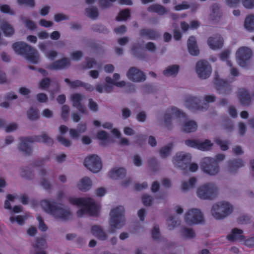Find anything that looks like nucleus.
<instances>
[{"label":"nucleus","instance_id":"5","mask_svg":"<svg viewBox=\"0 0 254 254\" xmlns=\"http://www.w3.org/2000/svg\"><path fill=\"white\" fill-rule=\"evenodd\" d=\"M191 157L190 154H184L183 152H178L173 158V162L175 165L183 170L188 169L191 172H196L198 169L196 163H192Z\"/></svg>","mask_w":254,"mask_h":254},{"label":"nucleus","instance_id":"32","mask_svg":"<svg viewBox=\"0 0 254 254\" xmlns=\"http://www.w3.org/2000/svg\"><path fill=\"white\" fill-rule=\"evenodd\" d=\"M179 66L178 65L174 64L168 66L166 69L163 71V73L165 76H176L179 71Z\"/></svg>","mask_w":254,"mask_h":254},{"label":"nucleus","instance_id":"64","mask_svg":"<svg viewBox=\"0 0 254 254\" xmlns=\"http://www.w3.org/2000/svg\"><path fill=\"white\" fill-rule=\"evenodd\" d=\"M17 2L20 5L25 4L31 7L35 6L34 0H17Z\"/></svg>","mask_w":254,"mask_h":254},{"label":"nucleus","instance_id":"45","mask_svg":"<svg viewBox=\"0 0 254 254\" xmlns=\"http://www.w3.org/2000/svg\"><path fill=\"white\" fill-rule=\"evenodd\" d=\"M168 228L170 230L174 229L178 225L180 224V222L174 220V216H170L167 220Z\"/></svg>","mask_w":254,"mask_h":254},{"label":"nucleus","instance_id":"56","mask_svg":"<svg viewBox=\"0 0 254 254\" xmlns=\"http://www.w3.org/2000/svg\"><path fill=\"white\" fill-rule=\"evenodd\" d=\"M37 219L39 222L38 227L40 231L42 232H45L47 231L48 228L47 225L44 222V220L42 217L40 215H38L37 216Z\"/></svg>","mask_w":254,"mask_h":254},{"label":"nucleus","instance_id":"3","mask_svg":"<svg viewBox=\"0 0 254 254\" xmlns=\"http://www.w3.org/2000/svg\"><path fill=\"white\" fill-rule=\"evenodd\" d=\"M12 49L18 55L23 56L29 62L36 64L39 56L37 51L23 42H16L13 44Z\"/></svg>","mask_w":254,"mask_h":254},{"label":"nucleus","instance_id":"28","mask_svg":"<svg viewBox=\"0 0 254 254\" xmlns=\"http://www.w3.org/2000/svg\"><path fill=\"white\" fill-rule=\"evenodd\" d=\"M91 233L93 236L101 240H105L107 238L106 234L99 226H93L91 228Z\"/></svg>","mask_w":254,"mask_h":254},{"label":"nucleus","instance_id":"24","mask_svg":"<svg viewBox=\"0 0 254 254\" xmlns=\"http://www.w3.org/2000/svg\"><path fill=\"white\" fill-rule=\"evenodd\" d=\"M244 162L240 159H233L229 160L228 168L230 172L234 173L239 168L244 166Z\"/></svg>","mask_w":254,"mask_h":254},{"label":"nucleus","instance_id":"53","mask_svg":"<svg viewBox=\"0 0 254 254\" xmlns=\"http://www.w3.org/2000/svg\"><path fill=\"white\" fill-rule=\"evenodd\" d=\"M148 165L153 171H156L158 169V164L155 158H151L148 161Z\"/></svg>","mask_w":254,"mask_h":254},{"label":"nucleus","instance_id":"54","mask_svg":"<svg viewBox=\"0 0 254 254\" xmlns=\"http://www.w3.org/2000/svg\"><path fill=\"white\" fill-rule=\"evenodd\" d=\"M23 21V23H24L25 26L28 29H29L31 30H33L36 28V24L32 20H31L28 18H24Z\"/></svg>","mask_w":254,"mask_h":254},{"label":"nucleus","instance_id":"26","mask_svg":"<svg viewBox=\"0 0 254 254\" xmlns=\"http://www.w3.org/2000/svg\"><path fill=\"white\" fill-rule=\"evenodd\" d=\"M243 231L238 228H234L232 230L231 234L227 236L228 240L234 242L236 240H243L244 236L242 235Z\"/></svg>","mask_w":254,"mask_h":254},{"label":"nucleus","instance_id":"39","mask_svg":"<svg viewBox=\"0 0 254 254\" xmlns=\"http://www.w3.org/2000/svg\"><path fill=\"white\" fill-rule=\"evenodd\" d=\"M173 146V143H169L167 145L163 147L159 150V154L162 158H165L170 154Z\"/></svg>","mask_w":254,"mask_h":254},{"label":"nucleus","instance_id":"51","mask_svg":"<svg viewBox=\"0 0 254 254\" xmlns=\"http://www.w3.org/2000/svg\"><path fill=\"white\" fill-rule=\"evenodd\" d=\"M86 64L84 66L83 68H91L94 67V65L97 64V62L93 58L90 59L88 57L85 58Z\"/></svg>","mask_w":254,"mask_h":254},{"label":"nucleus","instance_id":"17","mask_svg":"<svg viewBox=\"0 0 254 254\" xmlns=\"http://www.w3.org/2000/svg\"><path fill=\"white\" fill-rule=\"evenodd\" d=\"M215 79L216 89L220 93L228 94L230 93L232 89L230 82L219 79V75L217 73L215 74Z\"/></svg>","mask_w":254,"mask_h":254},{"label":"nucleus","instance_id":"2","mask_svg":"<svg viewBox=\"0 0 254 254\" xmlns=\"http://www.w3.org/2000/svg\"><path fill=\"white\" fill-rule=\"evenodd\" d=\"M19 140V149L27 155H30L32 153V149L30 144L33 142H43L47 145L54 143L53 139L46 133L32 136L20 137Z\"/></svg>","mask_w":254,"mask_h":254},{"label":"nucleus","instance_id":"8","mask_svg":"<svg viewBox=\"0 0 254 254\" xmlns=\"http://www.w3.org/2000/svg\"><path fill=\"white\" fill-rule=\"evenodd\" d=\"M233 211V207L229 203L219 202L212 206V215L216 219H222L230 214Z\"/></svg>","mask_w":254,"mask_h":254},{"label":"nucleus","instance_id":"12","mask_svg":"<svg viewBox=\"0 0 254 254\" xmlns=\"http://www.w3.org/2000/svg\"><path fill=\"white\" fill-rule=\"evenodd\" d=\"M185 221L188 225L197 224L204 221L201 212L198 209H190L185 216Z\"/></svg>","mask_w":254,"mask_h":254},{"label":"nucleus","instance_id":"27","mask_svg":"<svg viewBox=\"0 0 254 254\" xmlns=\"http://www.w3.org/2000/svg\"><path fill=\"white\" fill-rule=\"evenodd\" d=\"M92 181L88 177L82 178L77 185L78 188L82 191L89 190L92 187Z\"/></svg>","mask_w":254,"mask_h":254},{"label":"nucleus","instance_id":"52","mask_svg":"<svg viewBox=\"0 0 254 254\" xmlns=\"http://www.w3.org/2000/svg\"><path fill=\"white\" fill-rule=\"evenodd\" d=\"M46 246V241L44 238H37L36 241L35 247L40 249H43Z\"/></svg>","mask_w":254,"mask_h":254},{"label":"nucleus","instance_id":"38","mask_svg":"<svg viewBox=\"0 0 254 254\" xmlns=\"http://www.w3.org/2000/svg\"><path fill=\"white\" fill-rule=\"evenodd\" d=\"M96 137L98 139L101 141L100 143L101 145H105V142L107 141L109 138L108 133L104 130L98 131L97 133Z\"/></svg>","mask_w":254,"mask_h":254},{"label":"nucleus","instance_id":"7","mask_svg":"<svg viewBox=\"0 0 254 254\" xmlns=\"http://www.w3.org/2000/svg\"><path fill=\"white\" fill-rule=\"evenodd\" d=\"M125 209L119 206L113 209L110 213L111 232L114 233L116 229H120L125 224Z\"/></svg>","mask_w":254,"mask_h":254},{"label":"nucleus","instance_id":"43","mask_svg":"<svg viewBox=\"0 0 254 254\" xmlns=\"http://www.w3.org/2000/svg\"><path fill=\"white\" fill-rule=\"evenodd\" d=\"M213 143H212L210 140L206 139L203 142H198V149L201 150H206L210 149V147L212 146Z\"/></svg>","mask_w":254,"mask_h":254},{"label":"nucleus","instance_id":"22","mask_svg":"<svg viewBox=\"0 0 254 254\" xmlns=\"http://www.w3.org/2000/svg\"><path fill=\"white\" fill-rule=\"evenodd\" d=\"M139 35L141 37L150 40H156L160 36L157 30L149 28L141 29L139 31Z\"/></svg>","mask_w":254,"mask_h":254},{"label":"nucleus","instance_id":"15","mask_svg":"<svg viewBox=\"0 0 254 254\" xmlns=\"http://www.w3.org/2000/svg\"><path fill=\"white\" fill-rule=\"evenodd\" d=\"M84 96L80 93H74L71 95L70 100L73 107L76 108L80 113L87 114V110L85 106L82 104Z\"/></svg>","mask_w":254,"mask_h":254},{"label":"nucleus","instance_id":"59","mask_svg":"<svg viewBox=\"0 0 254 254\" xmlns=\"http://www.w3.org/2000/svg\"><path fill=\"white\" fill-rule=\"evenodd\" d=\"M198 142L197 140L187 139L185 140V144L188 146L198 149Z\"/></svg>","mask_w":254,"mask_h":254},{"label":"nucleus","instance_id":"9","mask_svg":"<svg viewBox=\"0 0 254 254\" xmlns=\"http://www.w3.org/2000/svg\"><path fill=\"white\" fill-rule=\"evenodd\" d=\"M197 194L202 199H213L217 195V188L213 183H207L198 188Z\"/></svg>","mask_w":254,"mask_h":254},{"label":"nucleus","instance_id":"10","mask_svg":"<svg viewBox=\"0 0 254 254\" xmlns=\"http://www.w3.org/2000/svg\"><path fill=\"white\" fill-rule=\"evenodd\" d=\"M186 114L177 108L174 107L168 108L164 117L165 126L168 129H171L172 128L171 122L173 118H186Z\"/></svg>","mask_w":254,"mask_h":254},{"label":"nucleus","instance_id":"29","mask_svg":"<svg viewBox=\"0 0 254 254\" xmlns=\"http://www.w3.org/2000/svg\"><path fill=\"white\" fill-rule=\"evenodd\" d=\"M149 12H153L162 15L167 13V10L163 6L158 4H153L147 8Z\"/></svg>","mask_w":254,"mask_h":254},{"label":"nucleus","instance_id":"34","mask_svg":"<svg viewBox=\"0 0 254 254\" xmlns=\"http://www.w3.org/2000/svg\"><path fill=\"white\" fill-rule=\"evenodd\" d=\"M244 26L249 31L254 30V15H249L246 18Z\"/></svg>","mask_w":254,"mask_h":254},{"label":"nucleus","instance_id":"49","mask_svg":"<svg viewBox=\"0 0 254 254\" xmlns=\"http://www.w3.org/2000/svg\"><path fill=\"white\" fill-rule=\"evenodd\" d=\"M51 80L50 78L45 77L41 80L39 83V88L46 89L48 88L51 84Z\"/></svg>","mask_w":254,"mask_h":254},{"label":"nucleus","instance_id":"20","mask_svg":"<svg viewBox=\"0 0 254 254\" xmlns=\"http://www.w3.org/2000/svg\"><path fill=\"white\" fill-rule=\"evenodd\" d=\"M207 43L211 49H220L223 46V39L220 35H216L209 37L207 40Z\"/></svg>","mask_w":254,"mask_h":254},{"label":"nucleus","instance_id":"30","mask_svg":"<svg viewBox=\"0 0 254 254\" xmlns=\"http://www.w3.org/2000/svg\"><path fill=\"white\" fill-rule=\"evenodd\" d=\"M197 128V125L194 121H189L185 122L183 126V131L190 133L195 131Z\"/></svg>","mask_w":254,"mask_h":254},{"label":"nucleus","instance_id":"1","mask_svg":"<svg viewBox=\"0 0 254 254\" xmlns=\"http://www.w3.org/2000/svg\"><path fill=\"white\" fill-rule=\"evenodd\" d=\"M68 201L70 203L78 206H82L76 212L78 217H82L84 214H88L90 216H97L99 213V207L95 203L93 199L90 197L87 198H75L69 197Z\"/></svg>","mask_w":254,"mask_h":254},{"label":"nucleus","instance_id":"60","mask_svg":"<svg viewBox=\"0 0 254 254\" xmlns=\"http://www.w3.org/2000/svg\"><path fill=\"white\" fill-rule=\"evenodd\" d=\"M251 221V218L250 216L247 215H242L240 216L237 219V222L239 224H248Z\"/></svg>","mask_w":254,"mask_h":254},{"label":"nucleus","instance_id":"6","mask_svg":"<svg viewBox=\"0 0 254 254\" xmlns=\"http://www.w3.org/2000/svg\"><path fill=\"white\" fill-rule=\"evenodd\" d=\"M225 157V155L223 154L216 155L215 158L204 157L201 163L200 167L205 173L211 175H215L219 172L218 162L223 161Z\"/></svg>","mask_w":254,"mask_h":254},{"label":"nucleus","instance_id":"25","mask_svg":"<svg viewBox=\"0 0 254 254\" xmlns=\"http://www.w3.org/2000/svg\"><path fill=\"white\" fill-rule=\"evenodd\" d=\"M127 171L124 168H114L109 173V177L115 180L122 179L126 175Z\"/></svg>","mask_w":254,"mask_h":254},{"label":"nucleus","instance_id":"41","mask_svg":"<svg viewBox=\"0 0 254 254\" xmlns=\"http://www.w3.org/2000/svg\"><path fill=\"white\" fill-rule=\"evenodd\" d=\"M196 182V179L194 177H192L189 179L188 183L186 182H183L182 185V190L184 191H187L189 189L193 188Z\"/></svg>","mask_w":254,"mask_h":254},{"label":"nucleus","instance_id":"19","mask_svg":"<svg viewBox=\"0 0 254 254\" xmlns=\"http://www.w3.org/2000/svg\"><path fill=\"white\" fill-rule=\"evenodd\" d=\"M70 65L69 60L67 58H63L47 65L46 68L51 70L63 69Z\"/></svg>","mask_w":254,"mask_h":254},{"label":"nucleus","instance_id":"4","mask_svg":"<svg viewBox=\"0 0 254 254\" xmlns=\"http://www.w3.org/2000/svg\"><path fill=\"white\" fill-rule=\"evenodd\" d=\"M40 205L45 212L56 218L66 220L71 215L69 209H65L62 206H58L55 202H51L47 199H44L40 201Z\"/></svg>","mask_w":254,"mask_h":254},{"label":"nucleus","instance_id":"46","mask_svg":"<svg viewBox=\"0 0 254 254\" xmlns=\"http://www.w3.org/2000/svg\"><path fill=\"white\" fill-rule=\"evenodd\" d=\"M64 80L66 83L69 84L71 88H72L82 87V85L83 84V82L79 80H76L75 81H71L69 79L65 78Z\"/></svg>","mask_w":254,"mask_h":254},{"label":"nucleus","instance_id":"31","mask_svg":"<svg viewBox=\"0 0 254 254\" xmlns=\"http://www.w3.org/2000/svg\"><path fill=\"white\" fill-rule=\"evenodd\" d=\"M212 13L210 14V16L213 21L218 20L221 16V14L220 12V6L218 3H213L211 5Z\"/></svg>","mask_w":254,"mask_h":254},{"label":"nucleus","instance_id":"44","mask_svg":"<svg viewBox=\"0 0 254 254\" xmlns=\"http://www.w3.org/2000/svg\"><path fill=\"white\" fill-rule=\"evenodd\" d=\"M138 48L136 45H133L131 47V51L133 55L139 60H144L146 58V54L144 52H138Z\"/></svg>","mask_w":254,"mask_h":254},{"label":"nucleus","instance_id":"37","mask_svg":"<svg viewBox=\"0 0 254 254\" xmlns=\"http://www.w3.org/2000/svg\"><path fill=\"white\" fill-rule=\"evenodd\" d=\"M130 16V10L128 8L125 9L120 12L116 17V20L118 21L126 20Z\"/></svg>","mask_w":254,"mask_h":254},{"label":"nucleus","instance_id":"33","mask_svg":"<svg viewBox=\"0 0 254 254\" xmlns=\"http://www.w3.org/2000/svg\"><path fill=\"white\" fill-rule=\"evenodd\" d=\"M0 29L6 36H10L14 34V30L10 24L4 22L0 26Z\"/></svg>","mask_w":254,"mask_h":254},{"label":"nucleus","instance_id":"62","mask_svg":"<svg viewBox=\"0 0 254 254\" xmlns=\"http://www.w3.org/2000/svg\"><path fill=\"white\" fill-rule=\"evenodd\" d=\"M152 238L154 240H158L160 237V231L158 226H155L151 231Z\"/></svg>","mask_w":254,"mask_h":254},{"label":"nucleus","instance_id":"50","mask_svg":"<svg viewBox=\"0 0 254 254\" xmlns=\"http://www.w3.org/2000/svg\"><path fill=\"white\" fill-rule=\"evenodd\" d=\"M142 203L145 206H150L153 202L152 197L148 194H144L141 197Z\"/></svg>","mask_w":254,"mask_h":254},{"label":"nucleus","instance_id":"14","mask_svg":"<svg viewBox=\"0 0 254 254\" xmlns=\"http://www.w3.org/2000/svg\"><path fill=\"white\" fill-rule=\"evenodd\" d=\"M211 71V66L207 61L201 60L197 63L196 72L200 78L206 79L208 78Z\"/></svg>","mask_w":254,"mask_h":254},{"label":"nucleus","instance_id":"35","mask_svg":"<svg viewBox=\"0 0 254 254\" xmlns=\"http://www.w3.org/2000/svg\"><path fill=\"white\" fill-rule=\"evenodd\" d=\"M20 176L28 180H31L33 178V172L30 170L28 167H22L21 168Z\"/></svg>","mask_w":254,"mask_h":254},{"label":"nucleus","instance_id":"23","mask_svg":"<svg viewBox=\"0 0 254 254\" xmlns=\"http://www.w3.org/2000/svg\"><path fill=\"white\" fill-rule=\"evenodd\" d=\"M188 49L189 53L192 56H197L199 50L197 46L196 40L194 36H190L188 40Z\"/></svg>","mask_w":254,"mask_h":254},{"label":"nucleus","instance_id":"48","mask_svg":"<svg viewBox=\"0 0 254 254\" xmlns=\"http://www.w3.org/2000/svg\"><path fill=\"white\" fill-rule=\"evenodd\" d=\"M70 109L69 107L66 105H64L62 107L61 117L62 119L66 121L69 117Z\"/></svg>","mask_w":254,"mask_h":254},{"label":"nucleus","instance_id":"57","mask_svg":"<svg viewBox=\"0 0 254 254\" xmlns=\"http://www.w3.org/2000/svg\"><path fill=\"white\" fill-rule=\"evenodd\" d=\"M10 221L12 223L16 221L18 224L22 225L24 222L25 218L24 216L21 215L17 216L15 217L11 216L10 217Z\"/></svg>","mask_w":254,"mask_h":254},{"label":"nucleus","instance_id":"63","mask_svg":"<svg viewBox=\"0 0 254 254\" xmlns=\"http://www.w3.org/2000/svg\"><path fill=\"white\" fill-rule=\"evenodd\" d=\"M88 107L91 111L95 112L98 110V104L92 99H89Z\"/></svg>","mask_w":254,"mask_h":254},{"label":"nucleus","instance_id":"42","mask_svg":"<svg viewBox=\"0 0 254 254\" xmlns=\"http://www.w3.org/2000/svg\"><path fill=\"white\" fill-rule=\"evenodd\" d=\"M85 12L87 13V15L92 19L97 18L99 14L97 8L95 7L86 8Z\"/></svg>","mask_w":254,"mask_h":254},{"label":"nucleus","instance_id":"16","mask_svg":"<svg viewBox=\"0 0 254 254\" xmlns=\"http://www.w3.org/2000/svg\"><path fill=\"white\" fill-rule=\"evenodd\" d=\"M127 75L129 80L133 82H142L146 79L144 73L135 67H130Z\"/></svg>","mask_w":254,"mask_h":254},{"label":"nucleus","instance_id":"11","mask_svg":"<svg viewBox=\"0 0 254 254\" xmlns=\"http://www.w3.org/2000/svg\"><path fill=\"white\" fill-rule=\"evenodd\" d=\"M84 165L88 170L94 173L99 172L102 167L100 158L95 154L90 155L85 158Z\"/></svg>","mask_w":254,"mask_h":254},{"label":"nucleus","instance_id":"58","mask_svg":"<svg viewBox=\"0 0 254 254\" xmlns=\"http://www.w3.org/2000/svg\"><path fill=\"white\" fill-rule=\"evenodd\" d=\"M57 139L61 144L65 147H68L71 145V141L69 139L62 136H58Z\"/></svg>","mask_w":254,"mask_h":254},{"label":"nucleus","instance_id":"55","mask_svg":"<svg viewBox=\"0 0 254 254\" xmlns=\"http://www.w3.org/2000/svg\"><path fill=\"white\" fill-rule=\"evenodd\" d=\"M92 30L100 33H106L108 32L107 29L101 24H94L92 26Z\"/></svg>","mask_w":254,"mask_h":254},{"label":"nucleus","instance_id":"40","mask_svg":"<svg viewBox=\"0 0 254 254\" xmlns=\"http://www.w3.org/2000/svg\"><path fill=\"white\" fill-rule=\"evenodd\" d=\"M28 118L31 121L36 120L39 119L38 110L36 108H30L27 112Z\"/></svg>","mask_w":254,"mask_h":254},{"label":"nucleus","instance_id":"18","mask_svg":"<svg viewBox=\"0 0 254 254\" xmlns=\"http://www.w3.org/2000/svg\"><path fill=\"white\" fill-rule=\"evenodd\" d=\"M186 105L190 110L203 111V107L201 106V100L196 97L188 95L185 98Z\"/></svg>","mask_w":254,"mask_h":254},{"label":"nucleus","instance_id":"13","mask_svg":"<svg viewBox=\"0 0 254 254\" xmlns=\"http://www.w3.org/2000/svg\"><path fill=\"white\" fill-rule=\"evenodd\" d=\"M252 56L250 49L242 47L240 48L236 52V58L239 64L243 67H246Z\"/></svg>","mask_w":254,"mask_h":254},{"label":"nucleus","instance_id":"36","mask_svg":"<svg viewBox=\"0 0 254 254\" xmlns=\"http://www.w3.org/2000/svg\"><path fill=\"white\" fill-rule=\"evenodd\" d=\"M181 233L182 236L186 239H192L195 237V234L191 228H188L183 227L181 230Z\"/></svg>","mask_w":254,"mask_h":254},{"label":"nucleus","instance_id":"61","mask_svg":"<svg viewBox=\"0 0 254 254\" xmlns=\"http://www.w3.org/2000/svg\"><path fill=\"white\" fill-rule=\"evenodd\" d=\"M214 141L216 144L220 146L222 150L225 151L228 149V146L225 141H222L218 138L215 139Z\"/></svg>","mask_w":254,"mask_h":254},{"label":"nucleus","instance_id":"47","mask_svg":"<svg viewBox=\"0 0 254 254\" xmlns=\"http://www.w3.org/2000/svg\"><path fill=\"white\" fill-rule=\"evenodd\" d=\"M0 11L3 13L8 14L10 15H14L15 14V11L11 9L9 5L7 4L0 5Z\"/></svg>","mask_w":254,"mask_h":254},{"label":"nucleus","instance_id":"21","mask_svg":"<svg viewBox=\"0 0 254 254\" xmlns=\"http://www.w3.org/2000/svg\"><path fill=\"white\" fill-rule=\"evenodd\" d=\"M238 97L241 105L249 106L251 104L252 99L248 91L245 88L239 90Z\"/></svg>","mask_w":254,"mask_h":254}]
</instances>
